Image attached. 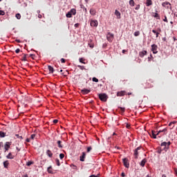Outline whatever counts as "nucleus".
Returning <instances> with one entry per match:
<instances>
[{
    "label": "nucleus",
    "mask_w": 177,
    "mask_h": 177,
    "mask_svg": "<svg viewBox=\"0 0 177 177\" xmlns=\"http://www.w3.org/2000/svg\"><path fill=\"white\" fill-rule=\"evenodd\" d=\"M169 146H171V142H162L160 144V147H162V150H165V151H167L169 149Z\"/></svg>",
    "instance_id": "obj_1"
},
{
    "label": "nucleus",
    "mask_w": 177,
    "mask_h": 177,
    "mask_svg": "<svg viewBox=\"0 0 177 177\" xmlns=\"http://www.w3.org/2000/svg\"><path fill=\"white\" fill-rule=\"evenodd\" d=\"M109 97L106 93L99 94V99L101 100L102 102H107V99Z\"/></svg>",
    "instance_id": "obj_2"
},
{
    "label": "nucleus",
    "mask_w": 177,
    "mask_h": 177,
    "mask_svg": "<svg viewBox=\"0 0 177 177\" xmlns=\"http://www.w3.org/2000/svg\"><path fill=\"white\" fill-rule=\"evenodd\" d=\"M162 6L163 8H165V9H172V6L171 5V3L168 1H165L162 3Z\"/></svg>",
    "instance_id": "obj_3"
},
{
    "label": "nucleus",
    "mask_w": 177,
    "mask_h": 177,
    "mask_svg": "<svg viewBox=\"0 0 177 177\" xmlns=\"http://www.w3.org/2000/svg\"><path fill=\"white\" fill-rule=\"evenodd\" d=\"M140 149H142V147H138L134 150L133 156L136 160H138V157L139 156V150H140Z\"/></svg>",
    "instance_id": "obj_4"
},
{
    "label": "nucleus",
    "mask_w": 177,
    "mask_h": 177,
    "mask_svg": "<svg viewBox=\"0 0 177 177\" xmlns=\"http://www.w3.org/2000/svg\"><path fill=\"white\" fill-rule=\"evenodd\" d=\"M106 38L109 42H113V40L114 39V35L112 33L109 32L106 35Z\"/></svg>",
    "instance_id": "obj_5"
},
{
    "label": "nucleus",
    "mask_w": 177,
    "mask_h": 177,
    "mask_svg": "<svg viewBox=\"0 0 177 177\" xmlns=\"http://www.w3.org/2000/svg\"><path fill=\"white\" fill-rule=\"evenodd\" d=\"M151 46L153 55H156V53H158V51L157 50L158 46L156 44H152Z\"/></svg>",
    "instance_id": "obj_6"
},
{
    "label": "nucleus",
    "mask_w": 177,
    "mask_h": 177,
    "mask_svg": "<svg viewBox=\"0 0 177 177\" xmlns=\"http://www.w3.org/2000/svg\"><path fill=\"white\" fill-rule=\"evenodd\" d=\"M82 95H88V93H91V90L88 88H83L80 91Z\"/></svg>",
    "instance_id": "obj_7"
},
{
    "label": "nucleus",
    "mask_w": 177,
    "mask_h": 177,
    "mask_svg": "<svg viewBox=\"0 0 177 177\" xmlns=\"http://www.w3.org/2000/svg\"><path fill=\"white\" fill-rule=\"evenodd\" d=\"M122 161H123L124 166L126 168H129V163L128 162V158H124L122 159Z\"/></svg>",
    "instance_id": "obj_8"
},
{
    "label": "nucleus",
    "mask_w": 177,
    "mask_h": 177,
    "mask_svg": "<svg viewBox=\"0 0 177 177\" xmlns=\"http://www.w3.org/2000/svg\"><path fill=\"white\" fill-rule=\"evenodd\" d=\"M10 145H12V142H6L5 145H4V149L6 151H8L9 149H10Z\"/></svg>",
    "instance_id": "obj_9"
},
{
    "label": "nucleus",
    "mask_w": 177,
    "mask_h": 177,
    "mask_svg": "<svg viewBox=\"0 0 177 177\" xmlns=\"http://www.w3.org/2000/svg\"><path fill=\"white\" fill-rule=\"evenodd\" d=\"M90 24L91 27H97V25H98L97 20H91Z\"/></svg>",
    "instance_id": "obj_10"
},
{
    "label": "nucleus",
    "mask_w": 177,
    "mask_h": 177,
    "mask_svg": "<svg viewBox=\"0 0 177 177\" xmlns=\"http://www.w3.org/2000/svg\"><path fill=\"white\" fill-rule=\"evenodd\" d=\"M88 45L91 49H93L95 48V43H93V41L92 39H89L88 42Z\"/></svg>",
    "instance_id": "obj_11"
},
{
    "label": "nucleus",
    "mask_w": 177,
    "mask_h": 177,
    "mask_svg": "<svg viewBox=\"0 0 177 177\" xmlns=\"http://www.w3.org/2000/svg\"><path fill=\"white\" fill-rule=\"evenodd\" d=\"M86 157V153L82 152V156L80 157V161H85V158Z\"/></svg>",
    "instance_id": "obj_12"
},
{
    "label": "nucleus",
    "mask_w": 177,
    "mask_h": 177,
    "mask_svg": "<svg viewBox=\"0 0 177 177\" xmlns=\"http://www.w3.org/2000/svg\"><path fill=\"white\" fill-rule=\"evenodd\" d=\"M146 55H147V50L140 51L139 53L140 57H145V56H146Z\"/></svg>",
    "instance_id": "obj_13"
},
{
    "label": "nucleus",
    "mask_w": 177,
    "mask_h": 177,
    "mask_svg": "<svg viewBox=\"0 0 177 177\" xmlns=\"http://www.w3.org/2000/svg\"><path fill=\"white\" fill-rule=\"evenodd\" d=\"M147 162V159L144 158L140 163V165L141 167H145V165H146V163Z\"/></svg>",
    "instance_id": "obj_14"
},
{
    "label": "nucleus",
    "mask_w": 177,
    "mask_h": 177,
    "mask_svg": "<svg viewBox=\"0 0 177 177\" xmlns=\"http://www.w3.org/2000/svg\"><path fill=\"white\" fill-rule=\"evenodd\" d=\"M125 93H127L125 91H118L117 93V96H124Z\"/></svg>",
    "instance_id": "obj_15"
},
{
    "label": "nucleus",
    "mask_w": 177,
    "mask_h": 177,
    "mask_svg": "<svg viewBox=\"0 0 177 177\" xmlns=\"http://www.w3.org/2000/svg\"><path fill=\"white\" fill-rule=\"evenodd\" d=\"M115 15L117 17V19H121V12H120V11L118 10H115Z\"/></svg>",
    "instance_id": "obj_16"
},
{
    "label": "nucleus",
    "mask_w": 177,
    "mask_h": 177,
    "mask_svg": "<svg viewBox=\"0 0 177 177\" xmlns=\"http://www.w3.org/2000/svg\"><path fill=\"white\" fill-rule=\"evenodd\" d=\"M46 154L48 156L50 157V158H52V157H53V153H52V151L49 149L46 151Z\"/></svg>",
    "instance_id": "obj_17"
},
{
    "label": "nucleus",
    "mask_w": 177,
    "mask_h": 177,
    "mask_svg": "<svg viewBox=\"0 0 177 177\" xmlns=\"http://www.w3.org/2000/svg\"><path fill=\"white\" fill-rule=\"evenodd\" d=\"M69 12L71 13V15H73V16H75V15H77V10L72 8Z\"/></svg>",
    "instance_id": "obj_18"
},
{
    "label": "nucleus",
    "mask_w": 177,
    "mask_h": 177,
    "mask_svg": "<svg viewBox=\"0 0 177 177\" xmlns=\"http://www.w3.org/2000/svg\"><path fill=\"white\" fill-rule=\"evenodd\" d=\"M150 136H151V138H153V139H157V135H156V131H151V133L150 134Z\"/></svg>",
    "instance_id": "obj_19"
},
{
    "label": "nucleus",
    "mask_w": 177,
    "mask_h": 177,
    "mask_svg": "<svg viewBox=\"0 0 177 177\" xmlns=\"http://www.w3.org/2000/svg\"><path fill=\"white\" fill-rule=\"evenodd\" d=\"M175 124H176V122H171L169 124V127H171L170 129H174V128L175 127Z\"/></svg>",
    "instance_id": "obj_20"
},
{
    "label": "nucleus",
    "mask_w": 177,
    "mask_h": 177,
    "mask_svg": "<svg viewBox=\"0 0 177 177\" xmlns=\"http://www.w3.org/2000/svg\"><path fill=\"white\" fill-rule=\"evenodd\" d=\"M90 14L92 15V16H95V15H96V10H95L94 8H91Z\"/></svg>",
    "instance_id": "obj_21"
},
{
    "label": "nucleus",
    "mask_w": 177,
    "mask_h": 177,
    "mask_svg": "<svg viewBox=\"0 0 177 177\" xmlns=\"http://www.w3.org/2000/svg\"><path fill=\"white\" fill-rule=\"evenodd\" d=\"M146 6H151L153 1L151 0H146Z\"/></svg>",
    "instance_id": "obj_22"
},
{
    "label": "nucleus",
    "mask_w": 177,
    "mask_h": 177,
    "mask_svg": "<svg viewBox=\"0 0 177 177\" xmlns=\"http://www.w3.org/2000/svg\"><path fill=\"white\" fill-rule=\"evenodd\" d=\"M152 32L156 35V38H158V35H160V32L156 30L155 29L152 30Z\"/></svg>",
    "instance_id": "obj_23"
},
{
    "label": "nucleus",
    "mask_w": 177,
    "mask_h": 177,
    "mask_svg": "<svg viewBox=\"0 0 177 177\" xmlns=\"http://www.w3.org/2000/svg\"><path fill=\"white\" fill-rule=\"evenodd\" d=\"M47 171L48 172V174H53V169L51 167V166L48 167Z\"/></svg>",
    "instance_id": "obj_24"
},
{
    "label": "nucleus",
    "mask_w": 177,
    "mask_h": 177,
    "mask_svg": "<svg viewBox=\"0 0 177 177\" xmlns=\"http://www.w3.org/2000/svg\"><path fill=\"white\" fill-rule=\"evenodd\" d=\"M153 17H154L155 19H156L157 20H160V15H158V13H157V12L153 13Z\"/></svg>",
    "instance_id": "obj_25"
},
{
    "label": "nucleus",
    "mask_w": 177,
    "mask_h": 177,
    "mask_svg": "<svg viewBox=\"0 0 177 177\" xmlns=\"http://www.w3.org/2000/svg\"><path fill=\"white\" fill-rule=\"evenodd\" d=\"M118 109H119L120 113H121V114H123V113H125V108L119 107Z\"/></svg>",
    "instance_id": "obj_26"
},
{
    "label": "nucleus",
    "mask_w": 177,
    "mask_h": 177,
    "mask_svg": "<svg viewBox=\"0 0 177 177\" xmlns=\"http://www.w3.org/2000/svg\"><path fill=\"white\" fill-rule=\"evenodd\" d=\"M8 165H9V161L6 160V161L3 162L4 168H8Z\"/></svg>",
    "instance_id": "obj_27"
},
{
    "label": "nucleus",
    "mask_w": 177,
    "mask_h": 177,
    "mask_svg": "<svg viewBox=\"0 0 177 177\" xmlns=\"http://www.w3.org/2000/svg\"><path fill=\"white\" fill-rule=\"evenodd\" d=\"M6 158L10 159V160H13L15 158V157L12 156V153H9L8 154V156H6Z\"/></svg>",
    "instance_id": "obj_28"
},
{
    "label": "nucleus",
    "mask_w": 177,
    "mask_h": 177,
    "mask_svg": "<svg viewBox=\"0 0 177 177\" xmlns=\"http://www.w3.org/2000/svg\"><path fill=\"white\" fill-rule=\"evenodd\" d=\"M57 143L58 147H59V149H62V148H63V145H62V141H61V140H58V141L57 142Z\"/></svg>",
    "instance_id": "obj_29"
},
{
    "label": "nucleus",
    "mask_w": 177,
    "mask_h": 177,
    "mask_svg": "<svg viewBox=\"0 0 177 177\" xmlns=\"http://www.w3.org/2000/svg\"><path fill=\"white\" fill-rule=\"evenodd\" d=\"M6 136V134L3 131H0V138H5Z\"/></svg>",
    "instance_id": "obj_30"
},
{
    "label": "nucleus",
    "mask_w": 177,
    "mask_h": 177,
    "mask_svg": "<svg viewBox=\"0 0 177 177\" xmlns=\"http://www.w3.org/2000/svg\"><path fill=\"white\" fill-rule=\"evenodd\" d=\"M129 5H130V6H135V1L130 0L129 1Z\"/></svg>",
    "instance_id": "obj_31"
},
{
    "label": "nucleus",
    "mask_w": 177,
    "mask_h": 177,
    "mask_svg": "<svg viewBox=\"0 0 177 177\" xmlns=\"http://www.w3.org/2000/svg\"><path fill=\"white\" fill-rule=\"evenodd\" d=\"M66 17H68V19L73 17V15H72L71 12H70V11L68 12V13L66 15Z\"/></svg>",
    "instance_id": "obj_32"
},
{
    "label": "nucleus",
    "mask_w": 177,
    "mask_h": 177,
    "mask_svg": "<svg viewBox=\"0 0 177 177\" xmlns=\"http://www.w3.org/2000/svg\"><path fill=\"white\" fill-rule=\"evenodd\" d=\"M15 17H17L18 20H20V19H21V15L19 13H17L16 14Z\"/></svg>",
    "instance_id": "obj_33"
},
{
    "label": "nucleus",
    "mask_w": 177,
    "mask_h": 177,
    "mask_svg": "<svg viewBox=\"0 0 177 177\" xmlns=\"http://www.w3.org/2000/svg\"><path fill=\"white\" fill-rule=\"evenodd\" d=\"M48 70H49L50 73H52L54 71L53 67H52L51 66H48Z\"/></svg>",
    "instance_id": "obj_34"
},
{
    "label": "nucleus",
    "mask_w": 177,
    "mask_h": 177,
    "mask_svg": "<svg viewBox=\"0 0 177 177\" xmlns=\"http://www.w3.org/2000/svg\"><path fill=\"white\" fill-rule=\"evenodd\" d=\"M55 162L57 165V167H60V160H59V159H55Z\"/></svg>",
    "instance_id": "obj_35"
},
{
    "label": "nucleus",
    "mask_w": 177,
    "mask_h": 177,
    "mask_svg": "<svg viewBox=\"0 0 177 177\" xmlns=\"http://www.w3.org/2000/svg\"><path fill=\"white\" fill-rule=\"evenodd\" d=\"M140 35V32L136 31L134 32V37H139Z\"/></svg>",
    "instance_id": "obj_36"
},
{
    "label": "nucleus",
    "mask_w": 177,
    "mask_h": 177,
    "mask_svg": "<svg viewBox=\"0 0 177 177\" xmlns=\"http://www.w3.org/2000/svg\"><path fill=\"white\" fill-rule=\"evenodd\" d=\"M32 164H34V162L32 161H28L27 163H26V165L28 167H30V165H32Z\"/></svg>",
    "instance_id": "obj_37"
},
{
    "label": "nucleus",
    "mask_w": 177,
    "mask_h": 177,
    "mask_svg": "<svg viewBox=\"0 0 177 177\" xmlns=\"http://www.w3.org/2000/svg\"><path fill=\"white\" fill-rule=\"evenodd\" d=\"M92 81L93 82H99V79L96 77H93Z\"/></svg>",
    "instance_id": "obj_38"
},
{
    "label": "nucleus",
    "mask_w": 177,
    "mask_h": 177,
    "mask_svg": "<svg viewBox=\"0 0 177 177\" xmlns=\"http://www.w3.org/2000/svg\"><path fill=\"white\" fill-rule=\"evenodd\" d=\"M77 67L80 68V70H85V66H84L78 65Z\"/></svg>",
    "instance_id": "obj_39"
},
{
    "label": "nucleus",
    "mask_w": 177,
    "mask_h": 177,
    "mask_svg": "<svg viewBox=\"0 0 177 177\" xmlns=\"http://www.w3.org/2000/svg\"><path fill=\"white\" fill-rule=\"evenodd\" d=\"M153 55H150V57H148V61L151 62V60H153Z\"/></svg>",
    "instance_id": "obj_40"
},
{
    "label": "nucleus",
    "mask_w": 177,
    "mask_h": 177,
    "mask_svg": "<svg viewBox=\"0 0 177 177\" xmlns=\"http://www.w3.org/2000/svg\"><path fill=\"white\" fill-rule=\"evenodd\" d=\"M59 158H60L61 160H63V159L64 158V153H60V154H59Z\"/></svg>",
    "instance_id": "obj_41"
},
{
    "label": "nucleus",
    "mask_w": 177,
    "mask_h": 177,
    "mask_svg": "<svg viewBox=\"0 0 177 177\" xmlns=\"http://www.w3.org/2000/svg\"><path fill=\"white\" fill-rule=\"evenodd\" d=\"M35 136H36L35 134H32L30 136V139H32V140H33V139H35Z\"/></svg>",
    "instance_id": "obj_42"
},
{
    "label": "nucleus",
    "mask_w": 177,
    "mask_h": 177,
    "mask_svg": "<svg viewBox=\"0 0 177 177\" xmlns=\"http://www.w3.org/2000/svg\"><path fill=\"white\" fill-rule=\"evenodd\" d=\"M136 10H139L140 9V5H137L136 7L135 8Z\"/></svg>",
    "instance_id": "obj_43"
},
{
    "label": "nucleus",
    "mask_w": 177,
    "mask_h": 177,
    "mask_svg": "<svg viewBox=\"0 0 177 177\" xmlns=\"http://www.w3.org/2000/svg\"><path fill=\"white\" fill-rule=\"evenodd\" d=\"M91 150H92V147H87V153H89V151H91Z\"/></svg>",
    "instance_id": "obj_44"
},
{
    "label": "nucleus",
    "mask_w": 177,
    "mask_h": 177,
    "mask_svg": "<svg viewBox=\"0 0 177 177\" xmlns=\"http://www.w3.org/2000/svg\"><path fill=\"white\" fill-rule=\"evenodd\" d=\"M25 100H27V97H24V98H23L22 100H21V103H23L24 104H25V102H24V101Z\"/></svg>",
    "instance_id": "obj_45"
},
{
    "label": "nucleus",
    "mask_w": 177,
    "mask_h": 177,
    "mask_svg": "<svg viewBox=\"0 0 177 177\" xmlns=\"http://www.w3.org/2000/svg\"><path fill=\"white\" fill-rule=\"evenodd\" d=\"M80 62L83 63V64H85V62H84V59L83 58H80Z\"/></svg>",
    "instance_id": "obj_46"
},
{
    "label": "nucleus",
    "mask_w": 177,
    "mask_h": 177,
    "mask_svg": "<svg viewBox=\"0 0 177 177\" xmlns=\"http://www.w3.org/2000/svg\"><path fill=\"white\" fill-rule=\"evenodd\" d=\"M163 21L165 23H168V19H167V16H165V19H163Z\"/></svg>",
    "instance_id": "obj_47"
},
{
    "label": "nucleus",
    "mask_w": 177,
    "mask_h": 177,
    "mask_svg": "<svg viewBox=\"0 0 177 177\" xmlns=\"http://www.w3.org/2000/svg\"><path fill=\"white\" fill-rule=\"evenodd\" d=\"M5 15V12L3 10H0V16H3Z\"/></svg>",
    "instance_id": "obj_48"
},
{
    "label": "nucleus",
    "mask_w": 177,
    "mask_h": 177,
    "mask_svg": "<svg viewBox=\"0 0 177 177\" xmlns=\"http://www.w3.org/2000/svg\"><path fill=\"white\" fill-rule=\"evenodd\" d=\"M61 63H66V59L64 58H62L60 59Z\"/></svg>",
    "instance_id": "obj_49"
},
{
    "label": "nucleus",
    "mask_w": 177,
    "mask_h": 177,
    "mask_svg": "<svg viewBox=\"0 0 177 177\" xmlns=\"http://www.w3.org/2000/svg\"><path fill=\"white\" fill-rule=\"evenodd\" d=\"M151 84H148V85L145 87V89H147V88H151Z\"/></svg>",
    "instance_id": "obj_50"
},
{
    "label": "nucleus",
    "mask_w": 177,
    "mask_h": 177,
    "mask_svg": "<svg viewBox=\"0 0 177 177\" xmlns=\"http://www.w3.org/2000/svg\"><path fill=\"white\" fill-rule=\"evenodd\" d=\"M126 127L127 128V129H129V128H131V124H127Z\"/></svg>",
    "instance_id": "obj_51"
},
{
    "label": "nucleus",
    "mask_w": 177,
    "mask_h": 177,
    "mask_svg": "<svg viewBox=\"0 0 177 177\" xmlns=\"http://www.w3.org/2000/svg\"><path fill=\"white\" fill-rule=\"evenodd\" d=\"M53 122L54 124H57V122H59V120H54L53 121Z\"/></svg>",
    "instance_id": "obj_52"
},
{
    "label": "nucleus",
    "mask_w": 177,
    "mask_h": 177,
    "mask_svg": "<svg viewBox=\"0 0 177 177\" xmlns=\"http://www.w3.org/2000/svg\"><path fill=\"white\" fill-rule=\"evenodd\" d=\"M156 31L160 34V32H161V28H158Z\"/></svg>",
    "instance_id": "obj_53"
},
{
    "label": "nucleus",
    "mask_w": 177,
    "mask_h": 177,
    "mask_svg": "<svg viewBox=\"0 0 177 177\" xmlns=\"http://www.w3.org/2000/svg\"><path fill=\"white\" fill-rule=\"evenodd\" d=\"M24 62H26L27 60V58L26 57V55H24V58L22 59Z\"/></svg>",
    "instance_id": "obj_54"
},
{
    "label": "nucleus",
    "mask_w": 177,
    "mask_h": 177,
    "mask_svg": "<svg viewBox=\"0 0 177 177\" xmlns=\"http://www.w3.org/2000/svg\"><path fill=\"white\" fill-rule=\"evenodd\" d=\"M162 150H163V149H159V150H158V153L159 154H161V152L162 151Z\"/></svg>",
    "instance_id": "obj_55"
},
{
    "label": "nucleus",
    "mask_w": 177,
    "mask_h": 177,
    "mask_svg": "<svg viewBox=\"0 0 177 177\" xmlns=\"http://www.w3.org/2000/svg\"><path fill=\"white\" fill-rule=\"evenodd\" d=\"M34 56H35L34 54H30V57H32V59H34Z\"/></svg>",
    "instance_id": "obj_56"
},
{
    "label": "nucleus",
    "mask_w": 177,
    "mask_h": 177,
    "mask_svg": "<svg viewBox=\"0 0 177 177\" xmlns=\"http://www.w3.org/2000/svg\"><path fill=\"white\" fill-rule=\"evenodd\" d=\"M34 56H35L34 54H30V57H32V59H34Z\"/></svg>",
    "instance_id": "obj_57"
},
{
    "label": "nucleus",
    "mask_w": 177,
    "mask_h": 177,
    "mask_svg": "<svg viewBox=\"0 0 177 177\" xmlns=\"http://www.w3.org/2000/svg\"><path fill=\"white\" fill-rule=\"evenodd\" d=\"M16 53H19V52H20V49L19 48H17L16 50H15Z\"/></svg>",
    "instance_id": "obj_58"
},
{
    "label": "nucleus",
    "mask_w": 177,
    "mask_h": 177,
    "mask_svg": "<svg viewBox=\"0 0 177 177\" xmlns=\"http://www.w3.org/2000/svg\"><path fill=\"white\" fill-rule=\"evenodd\" d=\"M40 162H41V164H44V162H45V160H40Z\"/></svg>",
    "instance_id": "obj_59"
},
{
    "label": "nucleus",
    "mask_w": 177,
    "mask_h": 177,
    "mask_svg": "<svg viewBox=\"0 0 177 177\" xmlns=\"http://www.w3.org/2000/svg\"><path fill=\"white\" fill-rule=\"evenodd\" d=\"M30 139H31V138H27V139L26 140V141L28 142H28H30Z\"/></svg>",
    "instance_id": "obj_60"
},
{
    "label": "nucleus",
    "mask_w": 177,
    "mask_h": 177,
    "mask_svg": "<svg viewBox=\"0 0 177 177\" xmlns=\"http://www.w3.org/2000/svg\"><path fill=\"white\" fill-rule=\"evenodd\" d=\"M174 172H175L176 175H177V169L176 168H174Z\"/></svg>",
    "instance_id": "obj_61"
},
{
    "label": "nucleus",
    "mask_w": 177,
    "mask_h": 177,
    "mask_svg": "<svg viewBox=\"0 0 177 177\" xmlns=\"http://www.w3.org/2000/svg\"><path fill=\"white\" fill-rule=\"evenodd\" d=\"M121 176L124 177L125 176V173L122 172L121 174Z\"/></svg>",
    "instance_id": "obj_62"
},
{
    "label": "nucleus",
    "mask_w": 177,
    "mask_h": 177,
    "mask_svg": "<svg viewBox=\"0 0 177 177\" xmlns=\"http://www.w3.org/2000/svg\"><path fill=\"white\" fill-rule=\"evenodd\" d=\"M162 132H167V129H164L162 130Z\"/></svg>",
    "instance_id": "obj_63"
},
{
    "label": "nucleus",
    "mask_w": 177,
    "mask_h": 177,
    "mask_svg": "<svg viewBox=\"0 0 177 177\" xmlns=\"http://www.w3.org/2000/svg\"><path fill=\"white\" fill-rule=\"evenodd\" d=\"M79 26H80L79 24H75V27H78Z\"/></svg>",
    "instance_id": "obj_64"
}]
</instances>
